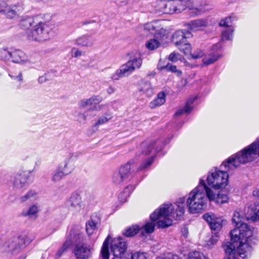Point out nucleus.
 I'll use <instances>...</instances> for the list:
<instances>
[{
  "label": "nucleus",
  "instance_id": "a18cd8bd",
  "mask_svg": "<svg viewBox=\"0 0 259 259\" xmlns=\"http://www.w3.org/2000/svg\"><path fill=\"white\" fill-rule=\"evenodd\" d=\"M188 259H207L204 255L199 252V251H194L192 252H190L189 254Z\"/></svg>",
  "mask_w": 259,
  "mask_h": 259
},
{
  "label": "nucleus",
  "instance_id": "9d476101",
  "mask_svg": "<svg viewBox=\"0 0 259 259\" xmlns=\"http://www.w3.org/2000/svg\"><path fill=\"white\" fill-rule=\"evenodd\" d=\"M23 9V4L20 2L11 4L8 1H0V13L8 18H15Z\"/></svg>",
  "mask_w": 259,
  "mask_h": 259
},
{
  "label": "nucleus",
  "instance_id": "09e8293b",
  "mask_svg": "<svg viewBox=\"0 0 259 259\" xmlns=\"http://www.w3.org/2000/svg\"><path fill=\"white\" fill-rule=\"evenodd\" d=\"M71 56L74 58H79L84 55V52L79 50L76 48H73L71 51Z\"/></svg>",
  "mask_w": 259,
  "mask_h": 259
},
{
  "label": "nucleus",
  "instance_id": "f8f14e48",
  "mask_svg": "<svg viewBox=\"0 0 259 259\" xmlns=\"http://www.w3.org/2000/svg\"><path fill=\"white\" fill-rule=\"evenodd\" d=\"M185 8H188L190 14L193 16H196L203 14L205 11L206 6L205 0H188L185 1Z\"/></svg>",
  "mask_w": 259,
  "mask_h": 259
},
{
  "label": "nucleus",
  "instance_id": "6e6d98bb",
  "mask_svg": "<svg viewBox=\"0 0 259 259\" xmlns=\"http://www.w3.org/2000/svg\"><path fill=\"white\" fill-rule=\"evenodd\" d=\"M180 59V55L175 52L171 53L168 59L172 62H176Z\"/></svg>",
  "mask_w": 259,
  "mask_h": 259
},
{
  "label": "nucleus",
  "instance_id": "7c9ffc66",
  "mask_svg": "<svg viewBox=\"0 0 259 259\" xmlns=\"http://www.w3.org/2000/svg\"><path fill=\"white\" fill-rule=\"evenodd\" d=\"M139 91L147 96H151L153 94V88L150 82H145L140 85Z\"/></svg>",
  "mask_w": 259,
  "mask_h": 259
},
{
  "label": "nucleus",
  "instance_id": "c756f323",
  "mask_svg": "<svg viewBox=\"0 0 259 259\" xmlns=\"http://www.w3.org/2000/svg\"><path fill=\"white\" fill-rule=\"evenodd\" d=\"M38 212V206L37 204H35L30 206L28 209L23 210L22 212V215L29 218H32L33 217H36Z\"/></svg>",
  "mask_w": 259,
  "mask_h": 259
},
{
  "label": "nucleus",
  "instance_id": "4468645a",
  "mask_svg": "<svg viewBox=\"0 0 259 259\" xmlns=\"http://www.w3.org/2000/svg\"><path fill=\"white\" fill-rule=\"evenodd\" d=\"M111 250L114 258H122L126 250V242L120 238L114 239L111 244Z\"/></svg>",
  "mask_w": 259,
  "mask_h": 259
},
{
  "label": "nucleus",
  "instance_id": "bb28decb",
  "mask_svg": "<svg viewBox=\"0 0 259 259\" xmlns=\"http://www.w3.org/2000/svg\"><path fill=\"white\" fill-rule=\"evenodd\" d=\"M95 41L91 36L83 35L76 39V44L78 46L91 47Z\"/></svg>",
  "mask_w": 259,
  "mask_h": 259
},
{
  "label": "nucleus",
  "instance_id": "f257e3e1",
  "mask_svg": "<svg viewBox=\"0 0 259 259\" xmlns=\"http://www.w3.org/2000/svg\"><path fill=\"white\" fill-rule=\"evenodd\" d=\"M257 155L259 156L258 140L224 161L221 168L224 166V169L218 170L216 168L214 171L211 170L206 179L207 186L215 190L225 188L228 181L229 175L227 171L236 168L241 164L252 161Z\"/></svg>",
  "mask_w": 259,
  "mask_h": 259
},
{
  "label": "nucleus",
  "instance_id": "58836bf2",
  "mask_svg": "<svg viewBox=\"0 0 259 259\" xmlns=\"http://www.w3.org/2000/svg\"><path fill=\"white\" fill-rule=\"evenodd\" d=\"M66 176L56 168L52 174L51 181L54 183H57L60 182Z\"/></svg>",
  "mask_w": 259,
  "mask_h": 259
},
{
  "label": "nucleus",
  "instance_id": "e433bc0d",
  "mask_svg": "<svg viewBox=\"0 0 259 259\" xmlns=\"http://www.w3.org/2000/svg\"><path fill=\"white\" fill-rule=\"evenodd\" d=\"M140 231V228L137 225H133L127 227L123 235L126 237H132L137 234Z\"/></svg>",
  "mask_w": 259,
  "mask_h": 259
},
{
  "label": "nucleus",
  "instance_id": "c9c22d12",
  "mask_svg": "<svg viewBox=\"0 0 259 259\" xmlns=\"http://www.w3.org/2000/svg\"><path fill=\"white\" fill-rule=\"evenodd\" d=\"M157 39L153 38L147 41L145 44L146 48L150 51L157 49L160 45V42Z\"/></svg>",
  "mask_w": 259,
  "mask_h": 259
},
{
  "label": "nucleus",
  "instance_id": "412c9836",
  "mask_svg": "<svg viewBox=\"0 0 259 259\" xmlns=\"http://www.w3.org/2000/svg\"><path fill=\"white\" fill-rule=\"evenodd\" d=\"M191 36V34L189 31L179 30L172 34V41L176 46H179L184 41H187V38Z\"/></svg>",
  "mask_w": 259,
  "mask_h": 259
},
{
  "label": "nucleus",
  "instance_id": "4c0bfd02",
  "mask_svg": "<svg viewBox=\"0 0 259 259\" xmlns=\"http://www.w3.org/2000/svg\"><path fill=\"white\" fill-rule=\"evenodd\" d=\"M176 47L181 52H183L185 55H188L191 53V45L190 44L188 43L187 41H184Z\"/></svg>",
  "mask_w": 259,
  "mask_h": 259
},
{
  "label": "nucleus",
  "instance_id": "f3484780",
  "mask_svg": "<svg viewBox=\"0 0 259 259\" xmlns=\"http://www.w3.org/2000/svg\"><path fill=\"white\" fill-rule=\"evenodd\" d=\"M203 219L209 224L211 230L219 231L225 221L220 217H217L213 213H206L203 215Z\"/></svg>",
  "mask_w": 259,
  "mask_h": 259
},
{
  "label": "nucleus",
  "instance_id": "cd10ccee",
  "mask_svg": "<svg viewBox=\"0 0 259 259\" xmlns=\"http://www.w3.org/2000/svg\"><path fill=\"white\" fill-rule=\"evenodd\" d=\"M197 98V97L196 96L190 97L188 99L185 105L180 109L178 113H188L192 111L194 106L193 103Z\"/></svg>",
  "mask_w": 259,
  "mask_h": 259
},
{
  "label": "nucleus",
  "instance_id": "f704fd0d",
  "mask_svg": "<svg viewBox=\"0 0 259 259\" xmlns=\"http://www.w3.org/2000/svg\"><path fill=\"white\" fill-rule=\"evenodd\" d=\"M220 56L215 53H210L205 55L202 59L203 63L205 65H208L213 63L219 58Z\"/></svg>",
  "mask_w": 259,
  "mask_h": 259
},
{
  "label": "nucleus",
  "instance_id": "5701e85b",
  "mask_svg": "<svg viewBox=\"0 0 259 259\" xmlns=\"http://www.w3.org/2000/svg\"><path fill=\"white\" fill-rule=\"evenodd\" d=\"M208 24V21L206 19H197L186 23L185 26L192 31L200 30L202 27H206Z\"/></svg>",
  "mask_w": 259,
  "mask_h": 259
},
{
  "label": "nucleus",
  "instance_id": "864d4df0",
  "mask_svg": "<svg viewBox=\"0 0 259 259\" xmlns=\"http://www.w3.org/2000/svg\"><path fill=\"white\" fill-rule=\"evenodd\" d=\"M157 259H181L177 255L168 253L163 256H159Z\"/></svg>",
  "mask_w": 259,
  "mask_h": 259
},
{
  "label": "nucleus",
  "instance_id": "6e6552de",
  "mask_svg": "<svg viewBox=\"0 0 259 259\" xmlns=\"http://www.w3.org/2000/svg\"><path fill=\"white\" fill-rule=\"evenodd\" d=\"M142 64V59L140 57L131 59L117 69L112 75L111 78L113 80H118L120 78L127 76L136 69L140 68Z\"/></svg>",
  "mask_w": 259,
  "mask_h": 259
},
{
  "label": "nucleus",
  "instance_id": "f03ea898",
  "mask_svg": "<svg viewBox=\"0 0 259 259\" xmlns=\"http://www.w3.org/2000/svg\"><path fill=\"white\" fill-rule=\"evenodd\" d=\"M207 199L222 204L228 201V195L222 192L217 193L207 186L204 180L200 179L198 186L189 194L187 205L191 213L199 212L206 206Z\"/></svg>",
  "mask_w": 259,
  "mask_h": 259
},
{
  "label": "nucleus",
  "instance_id": "e2e57ef3",
  "mask_svg": "<svg viewBox=\"0 0 259 259\" xmlns=\"http://www.w3.org/2000/svg\"><path fill=\"white\" fill-rule=\"evenodd\" d=\"M47 74H45V76H41L38 79V81L40 83H42L45 81H46V76H47Z\"/></svg>",
  "mask_w": 259,
  "mask_h": 259
},
{
  "label": "nucleus",
  "instance_id": "72a5a7b5",
  "mask_svg": "<svg viewBox=\"0 0 259 259\" xmlns=\"http://www.w3.org/2000/svg\"><path fill=\"white\" fill-rule=\"evenodd\" d=\"M110 236L108 235L103 243V246L101 250V254L103 259L109 258V241Z\"/></svg>",
  "mask_w": 259,
  "mask_h": 259
},
{
  "label": "nucleus",
  "instance_id": "37998d69",
  "mask_svg": "<svg viewBox=\"0 0 259 259\" xmlns=\"http://www.w3.org/2000/svg\"><path fill=\"white\" fill-rule=\"evenodd\" d=\"M11 49L0 48V60H9L10 58Z\"/></svg>",
  "mask_w": 259,
  "mask_h": 259
},
{
  "label": "nucleus",
  "instance_id": "0e129e2a",
  "mask_svg": "<svg viewBox=\"0 0 259 259\" xmlns=\"http://www.w3.org/2000/svg\"><path fill=\"white\" fill-rule=\"evenodd\" d=\"M114 91H115V89L112 87H109L107 89V92L109 94H113L114 92Z\"/></svg>",
  "mask_w": 259,
  "mask_h": 259
},
{
  "label": "nucleus",
  "instance_id": "7ed1b4c3",
  "mask_svg": "<svg viewBox=\"0 0 259 259\" xmlns=\"http://www.w3.org/2000/svg\"><path fill=\"white\" fill-rule=\"evenodd\" d=\"M243 220L239 212L234 213L232 221L235 228L231 231L230 237L231 241L234 242L240 241L236 251L241 257L245 258L251 255L252 245L255 243L256 239L253 235L251 229L243 222Z\"/></svg>",
  "mask_w": 259,
  "mask_h": 259
},
{
  "label": "nucleus",
  "instance_id": "2eb2a0df",
  "mask_svg": "<svg viewBox=\"0 0 259 259\" xmlns=\"http://www.w3.org/2000/svg\"><path fill=\"white\" fill-rule=\"evenodd\" d=\"M10 59L13 63L19 65L30 63V59L27 55L19 49H11Z\"/></svg>",
  "mask_w": 259,
  "mask_h": 259
},
{
  "label": "nucleus",
  "instance_id": "5fc2aeb1",
  "mask_svg": "<svg viewBox=\"0 0 259 259\" xmlns=\"http://www.w3.org/2000/svg\"><path fill=\"white\" fill-rule=\"evenodd\" d=\"M190 54L192 58L197 59L203 56L204 53L201 50H197L193 53H191Z\"/></svg>",
  "mask_w": 259,
  "mask_h": 259
},
{
  "label": "nucleus",
  "instance_id": "6ab92c4d",
  "mask_svg": "<svg viewBox=\"0 0 259 259\" xmlns=\"http://www.w3.org/2000/svg\"><path fill=\"white\" fill-rule=\"evenodd\" d=\"M56 168L64 176H67L73 171L75 166L70 157L66 158L64 161L60 162Z\"/></svg>",
  "mask_w": 259,
  "mask_h": 259
},
{
  "label": "nucleus",
  "instance_id": "ea45409f",
  "mask_svg": "<svg viewBox=\"0 0 259 259\" xmlns=\"http://www.w3.org/2000/svg\"><path fill=\"white\" fill-rule=\"evenodd\" d=\"M155 225L153 223H147L141 229V235H145V233L149 234L154 231Z\"/></svg>",
  "mask_w": 259,
  "mask_h": 259
},
{
  "label": "nucleus",
  "instance_id": "bf43d9fd",
  "mask_svg": "<svg viewBox=\"0 0 259 259\" xmlns=\"http://www.w3.org/2000/svg\"><path fill=\"white\" fill-rule=\"evenodd\" d=\"M82 25H91V26L96 25V21L93 20H85L81 22Z\"/></svg>",
  "mask_w": 259,
  "mask_h": 259
},
{
  "label": "nucleus",
  "instance_id": "aec40b11",
  "mask_svg": "<svg viewBox=\"0 0 259 259\" xmlns=\"http://www.w3.org/2000/svg\"><path fill=\"white\" fill-rule=\"evenodd\" d=\"M78 105L79 108L87 109L90 111H93L97 106V97L93 96L89 99H83L80 100Z\"/></svg>",
  "mask_w": 259,
  "mask_h": 259
},
{
  "label": "nucleus",
  "instance_id": "13d9d810",
  "mask_svg": "<svg viewBox=\"0 0 259 259\" xmlns=\"http://www.w3.org/2000/svg\"><path fill=\"white\" fill-rule=\"evenodd\" d=\"M97 131V124H95L88 132V135L90 137H93Z\"/></svg>",
  "mask_w": 259,
  "mask_h": 259
},
{
  "label": "nucleus",
  "instance_id": "0eeeda50",
  "mask_svg": "<svg viewBox=\"0 0 259 259\" xmlns=\"http://www.w3.org/2000/svg\"><path fill=\"white\" fill-rule=\"evenodd\" d=\"M138 32L144 36L154 34L161 41L167 37V31L163 28L160 21H154L141 25L138 29Z\"/></svg>",
  "mask_w": 259,
  "mask_h": 259
},
{
  "label": "nucleus",
  "instance_id": "ddd939ff",
  "mask_svg": "<svg viewBox=\"0 0 259 259\" xmlns=\"http://www.w3.org/2000/svg\"><path fill=\"white\" fill-rule=\"evenodd\" d=\"M24 246V240L21 237H14L10 239L3 245V249L6 251H10L16 254Z\"/></svg>",
  "mask_w": 259,
  "mask_h": 259
},
{
  "label": "nucleus",
  "instance_id": "a878e982",
  "mask_svg": "<svg viewBox=\"0 0 259 259\" xmlns=\"http://www.w3.org/2000/svg\"><path fill=\"white\" fill-rule=\"evenodd\" d=\"M165 97L166 94L164 92L159 93L156 98L150 103L149 107L153 109L163 105L165 102Z\"/></svg>",
  "mask_w": 259,
  "mask_h": 259
},
{
  "label": "nucleus",
  "instance_id": "2f4dec72",
  "mask_svg": "<svg viewBox=\"0 0 259 259\" xmlns=\"http://www.w3.org/2000/svg\"><path fill=\"white\" fill-rule=\"evenodd\" d=\"M72 245V241L70 238V233L67 237L66 240L63 243V246L58 250L56 253V256L57 258L60 257L63 253L67 250V249Z\"/></svg>",
  "mask_w": 259,
  "mask_h": 259
},
{
  "label": "nucleus",
  "instance_id": "49530a36",
  "mask_svg": "<svg viewBox=\"0 0 259 259\" xmlns=\"http://www.w3.org/2000/svg\"><path fill=\"white\" fill-rule=\"evenodd\" d=\"M9 76L15 81L19 82L21 84L23 81V75L22 72L20 71L17 74H14L13 73L10 72Z\"/></svg>",
  "mask_w": 259,
  "mask_h": 259
},
{
  "label": "nucleus",
  "instance_id": "3c124183",
  "mask_svg": "<svg viewBox=\"0 0 259 259\" xmlns=\"http://www.w3.org/2000/svg\"><path fill=\"white\" fill-rule=\"evenodd\" d=\"M112 118L111 114H104L98 119V124H103Z\"/></svg>",
  "mask_w": 259,
  "mask_h": 259
},
{
  "label": "nucleus",
  "instance_id": "dca6fc26",
  "mask_svg": "<svg viewBox=\"0 0 259 259\" xmlns=\"http://www.w3.org/2000/svg\"><path fill=\"white\" fill-rule=\"evenodd\" d=\"M165 13L174 14L180 13L185 9V4L184 1L171 0L165 2Z\"/></svg>",
  "mask_w": 259,
  "mask_h": 259
},
{
  "label": "nucleus",
  "instance_id": "20e7f679",
  "mask_svg": "<svg viewBox=\"0 0 259 259\" xmlns=\"http://www.w3.org/2000/svg\"><path fill=\"white\" fill-rule=\"evenodd\" d=\"M184 199H180L179 201L174 204L162 205L150 215L152 221H157L158 228H165L172 225V221L170 217L176 220L180 219L184 213Z\"/></svg>",
  "mask_w": 259,
  "mask_h": 259
},
{
  "label": "nucleus",
  "instance_id": "c85d7f7f",
  "mask_svg": "<svg viewBox=\"0 0 259 259\" xmlns=\"http://www.w3.org/2000/svg\"><path fill=\"white\" fill-rule=\"evenodd\" d=\"M153 9L151 10V13L160 14L165 13V1L158 0L153 4Z\"/></svg>",
  "mask_w": 259,
  "mask_h": 259
},
{
  "label": "nucleus",
  "instance_id": "473e14b6",
  "mask_svg": "<svg viewBox=\"0 0 259 259\" xmlns=\"http://www.w3.org/2000/svg\"><path fill=\"white\" fill-rule=\"evenodd\" d=\"M38 198V195L36 192L34 190L29 191L26 194L20 198L21 202H24L27 201H34Z\"/></svg>",
  "mask_w": 259,
  "mask_h": 259
},
{
  "label": "nucleus",
  "instance_id": "423d86ee",
  "mask_svg": "<svg viewBox=\"0 0 259 259\" xmlns=\"http://www.w3.org/2000/svg\"><path fill=\"white\" fill-rule=\"evenodd\" d=\"M72 245L74 244L73 253L77 259L88 258L91 254L90 246L84 243V237L79 231L72 229L70 231Z\"/></svg>",
  "mask_w": 259,
  "mask_h": 259
},
{
  "label": "nucleus",
  "instance_id": "b1692460",
  "mask_svg": "<svg viewBox=\"0 0 259 259\" xmlns=\"http://www.w3.org/2000/svg\"><path fill=\"white\" fill-rule=\"evenodd\" d=\"M28 176L25 171H20L16 174L14 181L15 187L18 189H22L28 186L27 180Z\"/></svg>",
  "mask_w": 259,
  "mask_h": 259
},
{
  "label": "nucleus",
  "instance_id": "39448f33",
  "mask_svg": "<svg viewBox=\"0 0 259 259\" xmlns=\"http://www.w3.org/2000/svg\"><path fill=\"white\" fill-rule=\"evenodd\" d=\"M19 25L21 28L26 30V36L29 40L42 42L50 38L49 28L45 22L27 18L22 20Z\"/></svg>",
  "mask_w": 259,
  "mask_h": 259
},
{
  "label": "nucleus",
  "instance_id": "c03bdc74",
  "mask_svg": "<svg viewBox=\"0 0 259 259\" xmlns=\"http://www.w3.org/2000/svg\"><path fill=\"white\" fill-rule=\"evenodd\" d=\"M158 67L160 69H165L167 71H170L172 72H176L177 73V75L178 76H180L182 74V72L178 70L177 69V67L175 65H170V64H167V65L163 66V67H160L159 65H158Z\"/></svg>",
  "mask_w": 259,
  "mask_h": 259
},
{
  "label": "nucleus",
  "instance_id": "79ce46f5",
  "mask_svg": "<svg viewBox=\"0 0 259 259\" xmlns=\"http://www.w3.org/2000/svg\"><path fill=\"white\" fill-rule=\"evenodd\" d=\"M233 29L232 27L226 28L222 31V40H231L233 37Z\"/></svg>",
  "mask_w": 259,
  "mask_h": 259
},
{
  "label": "nucleus",
  "instance_id": "9b49d317",
  "mask_svg": "<svg viewBox=\"0 0 259 259\" xmlns=\"http://www.w3.org/2000/svg\"><path fill=\"white\" fill-rule=\"evenodd\" d=\"M134 168V162L130 161L121 165L113 175L112 181L115 185L121 184L132 174Z\"/></svg>",
  "mask_w": 259,
  "mask_h": 259
},
{
  "label": "nucleus",
  "instance_id": "de8ad7c7",
  "mask_svg": "<svg viewBox=\"0 0 259 259\" xmlns=\"http://www.w3.org/2000/svg\"><path fill=\"white\" fill-rule=\"evenodd\" d=\"M128 187L126 188L124 191L120 193L118 196L119 200L122 202L124 203L126 201L127 198L129 196V193L127 192Z\"/></svg>",
  "mask_w": 259,
  "mask_h": 259
},
{
  "label": "nucleus",
  "instance_id": "680f3d73",
  "mask_svg": "<svg viewBox=\"0 0 259 259\" xmlns=\"http://www.w3.org/2000/svg\"><path fill=\"white\" fill-rule=\"evenodd\" d=\"M253 195L254 197L259 198V189H256L253 191Z\"/></svg>",
  "mask_w": 259,
  "mask_h": 259
},
{
  "label": "nucleus",
  "instance_id": "393cba45",
  "mask_svg": "<svg viewBox=\"0 0 259 259\" xmlns=\"http://www.w3.org/2000/svg\"><path fill=\"white\" fill-rule=\"evenodd\" d=\"M226 256L224 259H237L235 256V245L228 242L223 245Z\"/></svg>",
  "mask_w": 259,
  "mask_h": 259
},
{
  "label": "nucleus",
  "instance_id": "603ef678",
  "mask_svg": "<svg viewBox=\"0 0 259 259\" xmlns=\"http://www.w3.org/2000/svg\"><path fill=\"white\" fill-rule=\"evenodd\" d=\"M131 259H146V254L140 252H135L132 254Z\"/></svg>",
  "mask_w": 259,
  "mask_h": 259
},
{
  "label": "nucleus",
  "instance_id": "a211bd4d",
  "mask_svg": "<svg viewBox=\"0 0 259 259\" xmlns=\"http://www.w3.org/2000/svg\"><path fill=\"white\" fill-rule=\"evenodd\" d=\"M245 218L248 221L255 222L259 219V203L254 202L245 208Z\"/></svg>",
  "mask_w": 259,
  "mask_h": 259
},
{
  "label": "nucleus",
  "instance_id": "4be33fe9",
  "mask_svg": "<svg viewBox=\"0 0 259 259\" xmlns=\"http://www.w3.org/2000/svg\"><path fill=\"white\" fill-rule=\"evenodd\" d=\"M81 198L77 194H73L67 201V205L70 210L74 212H78L81 209Z\"/></svg>",
  "mask_w": 259,
  "mask_h": 259
},
{
  "label": "nucleus",
  "instance_id": "1a4fd4ad",
  "mask_svg": "<svg viewBox=\"0 0 259 259\" xmlns=\"http://www.w3.org/2000/svg\"><path fill=\"white\" fill-rule=\"evenodd\" d=\"M164 144L160 140H154L149 143H144L142 144L144 148L142 153L145 155L150 154H154L150 158L143 163L139 167V170H143L150 166L154 161V159L156 156V153L162 150Z\"/></svg>",
  "mask_w": 259,
  "mask_h": 259
},
{
  "label": "nucleus",
  "instance_id": "8fccbe9b",
  "mask_svg": "<svg viewBox=\"0 0 259 259\" xmlns=\"http://www.w3.org/2000/svg\"><path fill=\"white\" fill-rule=\"evenodd\" d=\"M231 18L230 17H226L224 19H222L220 22V25L221 26L227 27H231Z\"/></svg>",
  "mask_w": 259,
  "mask_h": 259
},
{
  "label": "nucleus",
  "instance_id": "a19ab883",
  "mask_svg": "<svg viewBox=\"0 0 259 259\" xmlns=\"http://www.w3.org/2000/svg\"><path fill=\"white\" fill-rule=\"evenodd\" d=\"M96 223L93 220H90L86 223V231L89 235L93 234L96 229Z\"/></svg>",
  "mask_w": 259,
  "mask_h": 259
},
{
  "label": "nucleus",
  "instance_id": "052dcab7",
  "mask_svg": "<svg viewBox=\"0 0 259 259\" xmlns=\"http://www.w3.org/2000/svg\"><path fill=\"white\" fill-rule=\"evenodd\" d=\"M181 232L182 235L185 238L187 237V236L188 235L189 232H188V228L186 226H184L183 227H182Z\"/></svg>",
  "mask_w": 259,
  "mask_h": 259
},
{
  "label": "nucleus",
  "instance_id": "4d7b16f0",
  "mask_svg": "<svg viewBox=\"0 0 259 259\" xmlns=\"http://www.w3.org/2000/svg\"><path fill=\"white\" fill-rule=\"evenodd\" d=\"M219 240V235L218 233H215L213 235H212L210 240L208 242V245H211L214 244L216 243Z\"/></svg>",
  "mask_w": 259,
  "mask_h": 259
}]
</instances>
